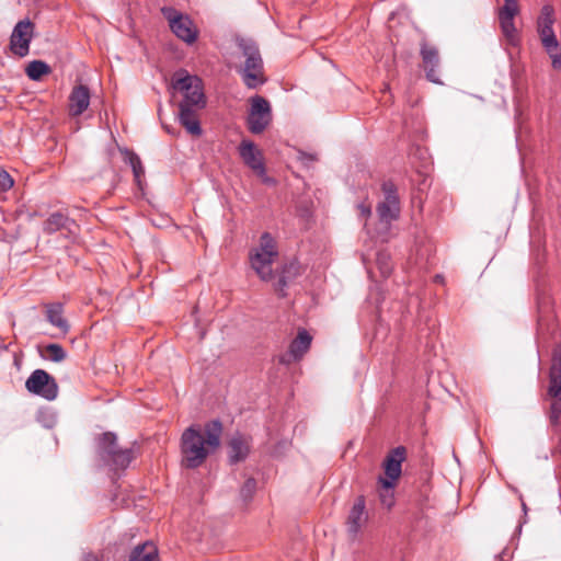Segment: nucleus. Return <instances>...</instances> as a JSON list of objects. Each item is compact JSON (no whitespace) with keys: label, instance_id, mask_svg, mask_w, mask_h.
Here are the masks:
<instances>
[{"label":"nucleus","instance_id":"nucleus-9","mask_svg":"<svg viewBox=\"0 0 561 561\" xmlns=\"http://www.w3.org/2000/svg\"><path fill=\"white\" fill-rule=\"evenodd\" d=\"M248 128L252 134H262L272 122V108L266 99L260 95L250 99Z\"/></svg>","mask_w":561,"mask_h":561},{"label":"nucleus","instance_id":"nucleus-10","mask_svg":"<svg viewBox=\"0 0 561 561\" xmlns=\"http://www.w3.org/2000/svg\"><path fill=\"white\" fill-rule=\"evenodd\" d=\"M26 389L36 396L48 401H53L58 396V385L56 380L45 370L36 369L26 379Z\"/></svg>","mask_w":561,"mask_h":561},{"label":"nucleus","instance_id":"nucleus-4","mask_svg":"<svg viewBox=\"0 0 561 561\" xmlns=\"http://www.w3.org/2000/svg\"><path fill=\"white\" fill-rule=\"evenodd\" d=\"M238 45L245 58L244 66L240 71L243 82L249 89H255L265 82L260 50L251 39L242 38Z\"/></svg>","mask_w":561,"mask_h":561},{"label":"nucleus","instance_id":"nucleus-19","mask_svg":"<svg viewBox=\"0 0 561 561\" xmlns=\"http://www.w3.org/2000/svg\"><path fill=\"white\" fill-rule=\"evenodd\" d=\"M548 396L550 398H561V355L553 354L552 364L549 371Z\"/></svg>","mask_w":561,"mask_h":561},{"label":"nucleus","instance_id":"nucleus-3","mask_svg":"<svg viewBox=\"0 0 561 561\" xmlns=\"http://www.w3.org/2000/svg\"><path fill=\"white\" fill-rule=\"evenodd\" d=\"M556 22L554 9L551 4H545L537 18V33L541 45L551 59L553 69H561V44L559 43L553 24Z\"/></svg>","mask_w":561,"mask_h":561},{"label":"nucleus","instance_id":"nucleus-14","mask_svg":"<svg viewBox=\"0 0 561 561\" xmlns=\"http://www.w3.org/2000/svg\"><path fill=\"white\" fill-rule=\"evenodd\" d=\"M405 459V448L402 446L392 449L383 461V470L386 477H379V480H390L391 482L398 481L401 476L402 462Z\"/></svg>","mask_w":561,"mask_h":561},{"label":"nucleus","instance_id":"nucleus-34","mask_svg":"<svg viewBox=\"0 0 561 561\" xmlns=\"http://www.w3.org/2000/svg\"><path fill=\"white\" fill-rule=\"evenodd\" d=\"M436 67L437 66H428V67H425L426 69V78L434 82V83H440L439 79H438V76H437V70H436Z\"/></svg>","mask_w":561,"mask_h":561},{"label":"nucleus","instance_id":"nucleus-7","mask_svg":"<svg viewBox=\"0 0 561 561\" xmlns=\"http://www.w3.org/2000/svg\"><path fill=\"white\" fill-rule=\"evenodd\" d=\"M161 12L178 38L187 44H192L197 39L198 30L188 15L182 14L172 7H163Z\"/></svg>","mask_w":561,"mask_h":561},{"label":"nucleus","instance_id":"nucleus-16","mask_svg":"<svg viewBox=\"0 0 561 561\" xmlns=\"http://www.w3.org/2000/svg\"><path fill=\"white\" fill-rule=\"evenodd\" d=\"M90 104V91L85 85L75 87L69 96V111L73 116L81 115Z\"/></svg>","mask_w":561,"mask_h":561},{"label":"nucleus","instance_id":"nucleus-28","mask_svg":"<svg viewBox=\"0 0 561 561\" xmlns=\"http://www.w3.org/2000/svg\"><path fill=\"white\" fill-rule=\"evenodd\" d=\"M421 56L425 67L438 65V51L435 47L424 44L421 48Z\"/></svg>","mask_w":561,"mask_h":561},{"label":"nucleus","instance_id":"nucleus-27","mask_svg":"<svg viewBox=\"0 0 561 561\" xmlns=\"http://www.w3.org/2000/svg\"><path fill=\"white\" fill-rule=\"evenodd\" d=\"M376 264L383 277H388L392 271L391 256L387 251H379L376 255Z\"/></svg>","mask_w":561,"mask_h":561},{"label":"nucleus","instance_id":"nucleus-23","mask_svg":"<svg viewBox=\"0 0 561 561\" xmlns=\"http://www.w3.org/2000/svg\"><path fill=\"white\" fill-rule=\"evenodd\" d=\"M378 493L381 504L387 508H391L394 505L396 482L378 479Z\"/></svg>","mask_w":561,"mask_h":561},{"label":"nucleus","instance_id":"nucleus-17","mask_svg":"<svg viewBox=\"0 0 561 561\" xmlns=\"http://www.w3.org/2000/svg\"><path fill=\"white\" fill-rule=\"evenodd\" d=\"M300 272L301 266L297 261L293 260L289 263L285 264L282 268L277 283L275 284L276 291L280 296H285V289L300 275Z\"/></svg>","mask_w":561,"mask_h":561},{"label":"nucleus","instance_id":"nucleus-35","mask_svg":"<svg viewBox=\"0 0 561 561\" xmlns=\"http://www.w3.org/2000/svg\"><path fill=\"white\" fill-rule=\"evenodd\" d=\"M357 208L359 210L360 217L367 219L371 215V207L370 205H366L364 203H360L357 205Z\"/></svg>","mask_w":561,"mask_h":561},{"label":"nucleus","instance_id":"nucleus-38","mask_svg":"<svg viewBox=\"0 0 561 561\" xmlns=\"http://www.w3.org/2000/svg\"><path fill=\"white\" fill-rule=\"evenodd\" d=\"M82 561H99V558L92 553L84 556Z\"/></svg>","mask_w":561,"mask_h":561},{"label":"nucleus","instance_id":"nucleus-25","mask_svg":"<svg viewBox=\"0 0 561 561\" xmlns=\"http://www.w3.org/2000/svg\"><path fill=\"white\" fill-rule=\"evenodd\" d=\"M49 72V67L42 60H33L26 67V75L32 80H39Z\"/></svg>","mask_w":561,"mask_h":561},{"label":"nucleus","instance_id":"nucleus-11","mask_svg":"<svg viewBox=\"0 0 561 561\" xmlns=\"http://www.w3.org/2000/svg\"><path fill=\"white\" fill-rule=\"evenodd\" d=\"M239 153L243 162L253 170L264 183L272 184L274 182L272 178L266 175L263 154L252 141L243 140L240 145Z\"/></svg>","mask_w":561,"mask_h":561},{"label":"nucleus","instance_id":"nucleus-29","mask_svg":"<svg viewBox=\"0 0 561 561\" xmlns=\"http://www.w3.org/2000/svg\"><path fill=\"white\" fill-rule=\"evenodd\" d=\"M45 351L51 362L60 363L66 358V352L59 344H48Z\"/></svg>","mask_w":561,"mask_h":561},{"label":"nucleus","instance_id":"nucleus-33","mask_svg":"<svg viewBox=\"0 0 561 561\" xmlns=\"http://www.w3.org/2000/svg\"><path fill=\"white\" fill-rule=\"evenodd\" d=\"M13 184L14 181L11 178V175L4 170H0V190L5 192L10 190L13 186Z\"/></svg>","mask_w":561,"mask_h":561},{"label":"nucleus","instance_id":"nucleus-2","mask_svg":"<svg viewBox=\"0 0 561 561\" xmlns=\"http://www.w3.org/2000/svg\"><path fill=\"white\" fill-rule=\"evenodd\" d=\"M221 432L218 420L207 423L204 433L198 425L186 428L181 437L182 466L188 469L199 467L219 447Z\"/></svg>","mask_w":561,"mask_h":561},{"label":"nucleus","instance_id":"nucleus-37","mask_svg":"<svg viewBox=\"0 0 561 561\" xmlns=\"http://www.w3.org/2000/svg\"><path fill=\"white\" fill-rule=\"evenodd\" d=\"M299 159H300L302 162L307 163V162H309V161H313L316 158H314V156H313V154L305 153V152H300V153H299Z\"/></svg>","mask_w":561,"mask_h":561},{"label":"nucleus","instance_id":"nucleus-8","mask_svg":"<svg viewBox=\"0 0 561 561\" xmlns=\"http://www.w3.org/2000/svg\"><path fill=\"white\" fill-rule=\"evenodd\" d=\"M382 192L383 199L378 203L376 210L382 230L387 232L390 222L399 217L400 202L393 183L385 182L382 184Z\"/></svg>","mask_w":561,"mask_h":561},{"label":"nucleus","instance_id":"nucleus-26","mask_svg":"<svg viewBox=\"0 0 561 561\" xmlns=\"http://www.w3.org/2000/svg\"><path fill=\"white\" fill-rule=\"evenodd\" d=\"M68 221V217L61 213L51 214L44 224V230L48 233H53L60 228L65 227Z\"/></svg>","mask_w":561,"mask_h":561},{"label":"nucleus","instance_id":"nucleus-36","mask_svg":"<svg viewBox=\"0 0 561 561\" xmlns=\"http://www.w3.org/2000/svg\"><path fill=\"white\" fill-rule=\"evenodd\" d=\"M55 423H56V417H55L54 413H50L48 415V419H45L44 426L50 428L55 425Z\"/></svg>","mask_w":561,"mask_h":561},{"label":"nucleus","instance_id":"nucleus-1","mask_svg":"<svg viewBox=\"0 0 561 561\" xmlns=\"http://www.w3.org/2000/svg\"><path fill=\"white\" fill-rule=\"evenodd\" d=\"M171 88L182 96L179 103L180 124L193 136L202 135L198 112L206 106L203 82L197 76L190 75L185 69L174 72Z\"/></svg>","mask_w":561,"mask_h":561},{"label":"nucleus","instance_id":"nucleus-21","mask_svg":"<svg viewBox=\"0 0 561 561\" xmlns=\"http://www.w3.org/2000/svg\"><path fill=\"white\" fill-rule=\"evenodd\" d=\"M514 18L515 16L512 15L499 14L501 31L507 43L512 46H516L519 43V36L515 26Z\"/></svg>","mask_w":561,"mask_h":561},{"label":"nucleus","instance_id":"nucleus-31","mask_svg":"<svg viewBox=\"0 0 561 561\" xmlns=\"http://www.w3.org/2000/svg\"><path fill=\"white\" fill-rule=\"evenodd\" d=\"M504 5L499 10V14L515 16L518 13L517 0H504Z\"/></svg>","mask_w":561,"mask_h":561},{"label":"nucleus","instance_id":"nucleus-32","mask_svg":"<svg viewBox=\"0 0 561 561\" xmlns=\"http://www.w3.org/2000/svg\"><path fill=\"white\" fill-rule=\"evenodd\" d=\"M552 399H553V401L550 405V421L553 424H557L561 416V398H552Z\"/></svg>","mask_w":561,"mask_h":561},{"label":"nucleus","instance_id":"nucleus-22","mask_svg":"<svg viewBox=\"0 0 561 561\" xmlns=\"http://www.w3.org/2000/svg\"><path fill=\"white\" fill-rule=\"evenodd\" d=\"M47 320L56 328H58L64 334L69 331V324L62 316V305L53 304L47 307Z\"/></svg>","mask_w":561,"mask_h":561},{"label":"nucleus","instance_id":"nucleus-12","mask_svg":"<svg viewBox=\"0 0 561 561\" xmlns=\"http://www.w3.org/2000/svg\"><path fill=\"white\" fill-rule=\"evenodd\" d=\"M33 31L34 25L30 20L16 23L10 38V48L15 55L24 57L28 54Z\"/></svg>","mask_w":561,"mask_h":561},{"label":"nucleus","instance_id":"nucleus-5","mask_svg":"<svg viewBox=\"0 0 561 561\" xmlns=\"http://www.w3.org/2000/svg\"><path fill=\"white\" fill-rule=\"evenodd\" d=\"M98 454L100 458L113 470H124L135 458V449L118 448L116 445V435L104 433L98 440Z\"/></svg>","mask_w":561,"mask_h":561},{"label":"nucleus","instance_id":"nucleus-13","mask_svg":"<svg viewBox=\"0 0 561 561\" xmlns=\"http://www.w3.org/2000/svg\"><path fill=\"white\" fill-rule=\"evenodd\" d=\"M367 522L368 513L366 511L365 499L363 496H358L347 516L346 526L348 535L352 538H356Z\"/></svg>","mask_w":561,"mask_h":561},{"label":"nucleus","instance_id":"nucleus-6","mask_svg":"<svg viewBox=\"0 0 561 561\" xmlns=\"http://www.w3.org/2000/svg\"><path fill=\"white\" fill-rule=\"evenodd\" d=\"M278 252L276 242L268 232H264L260 238V244L250 255L252 268L262 280H268L272 277V264L277 257Z\"/></svg>","mask_w":561,"mask_h":561},{"label":"nucleus","instance_id":"nucleus-40","mask_svg":"<svg viewBox=\"0 0 561 561\" xmlns=\"http://www.w3.org/2000/svg\"><path fill=\"white\" fill-rule=\"evenodd\" d=\"M436 279H437V280H440V279H442V276L437 275V276H436Z\"/></svg>","mask_w":561,"mask_h":561},{"label":"nucleus","instance_id":"nucleus-30","mask_svg":"<svg viewBox=\"0 0 561 561\" xmlns=\"http://www.w3.org/2000/svg\"><path fill=\"white\" fill-rule=\"evenodd\" d=\"M256 488V481L253 478H249L240 490V495L243 501H249Z\"/></svg>","mask_w":561,"mask_h":561},{"label":"nucleus","instance_id":"nucleus-15","mask_svg":"<svg viewBox=\"0 0 561 561\" xmlns=\"http://www.w3.org/2000/svg\"><path fill=\"white\" fill-rule=\"evenodd\" d=\"M229 461L237 463L244 460L250 453V439L249 437L236 433L229 442Z\"/></svg>","mask_w":561,"mask_h":561},{"label":"nucleus","instance_id":"nucleus-18","mask_svg":"<svg viewBox=\"0 0 561 561\" xmlns=\"http://www.w3.org/2000/svg\"><path fill=\"white\" fill-rule=\"evenodd\" d=\"M311 344V336L306 330H301L298 332L297 337L290 343L288 356L294 360L300 359L304 354L309 350ZM282 363H289L290 359H287V355H284L280 358Z\"/></svg>","mask_w":561,"mask_h":561},{"label":"nucleus","instance_id":"nucleus-39","mask_svg":"<svg viewBox=\"0 0 561 561\" xmlns=\"http://www.w3.org/2000/svg\"><path fill=\"white\" fill-rule=\"evenodd\" d=\"M520 501H522V508H523V512L524 514L526 515L527 514V506H526V503L523 501V499L520 497Z\"/></svg>","mask_w":561,"mask_h":561},{"label":"nucleus","instance_id":"nucleus-20","mask_svg":"<svg viewBox=\"0 0 561 561\" xmlns=\"http://www.w3.org/2000/svg\"><path fill=\"white\" fill-rule=\"evenodd\" d=\"M129 561H160V559L156 546L151 542H145L133 549Z\"/></svg>","mask_w":561,"mask_h":561},{"label":"nucleus","instance_id":"nucleus-24","mask_svg":"<svg viewBox=\"0 0 561 561\" xmlns=\"http://www.w3.org/2000/svg\"><path fill=\"white\" fill-rule=\"evenodd\" d=\"M126 161L129 163L137 185L141 186V176L145 174L140 158L133 151L126 150Z\"/></svg>","mask_w":561,"mask_h":561}]
</instances>
